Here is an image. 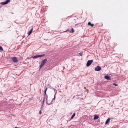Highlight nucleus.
I'll return each mask as SVG.
<instances>
[{
  "label": "nucleus",
  "instance_id": "1",
  "mask_svg": "<svg viewBox=\"0 0 128 128\" xmlns=\"http://www.w3.org/2000/svg\"><path fill=\"white\" fill-rule=\"evenodd\" d=\"M47 61V59L45 58L41 62L40 64V68L42 66H43L46 63V62Z\"/></svg>",
  "mask_w": 128,
  "mask_h": 128
},
{
  "label": "nucleus",
  "instance_id": "2",
  "mask_svg": "<svg viewBox=\"0 0 128 128\" xmlns=\"http://www.w3.org/2000/svg\"><path fill=\"white\" fill-rule=\"evenodd\" d=\"M93 62V60H88V61L86 64V66L88 67Z\"/></svg>",
  "mask_w": 128,
  "mask_h": 128
},
{
  "label": "nucleus",
  "instance_id": "3",
  "mask_svg": "<svg viewBox=\"0 0 128 128\" xmlns=\"http://www.w3.org/2000/svg\"><path fill=\"white\" fill-rule=\"evenodd\" d=\"M45 55V54H42L41 55H37L36 56H32L31 58H38L39 57H42L44 56Z\"/></svg>",
  "mask_w": 128,
  "mask_h": 128
},
{
  "label": "nucleus",
  "instance_id": "4",
  "mask_svg": "<svg viewBox=\"0 0 128 128\" xmlns=\"http://www.w3.org/2000/svg\"><path fill=\"white\" fill-rule=\"evenodd\" d=\"M95 70L96 71H99L101 69V68L99 66H97L95 68Z\"/></svg>",
  "mask_w": 128,
  "mask_h": 128
},
{
  "label": "nucleus",
  "instance_id": "5",
  "mask_svg": "<svg viewBox=\"0 0 128 128\" xmlns=\"http://www.w3.org/2000/svg\"><path fill=\"white\" fill-rule=\"evenodd\" d=\"M10 2V0H7L4 2H1L0 4L3 5L6 4Z\"/></svg>",
  "mask_w": 128,
  "mask_h": 128
},
{
  "label": "nucleus",
  "instance_id": "6",
  "mask_svg": "<svg viewBox=\"0 0 128 128\" xmlns=\"http://www.w3.org/2000/svg\"><path fill=\"white\" fill-rule=\"evenodd\" d=\"M46 103L47 104L50 105L52 104V101L50 100V101L49 100H48L47 99V98H46Z\"/></svg>",
  "mask_w": 128,
  "mask_h": 128
},
{
  "label": "nucleus",
  "instance_id": "7",
  "mask_svg": "<svg viewBox=\"0 0 128 128\" xmlns=\"http://www.w3.org/2000/svg\"><path fill=\"white\" fill-rule=\"evenodd\" d=\"M104 78L106 79L107 80H110L111 79V77L110 76H104Z\"/></svg>",
  "mask_w": 128,
  "mask_h": 128
},
{
  "label": "nucleus",
  "instance_id": "8",
  "mask_svg": "<svg viewBox=\"0 0 128 128\" xmlns=\"http://www.w3.org/2000/svg\"><path fill=\"white\" fill-rule=\"evenodd\" d=\"M12 60L14 62H18V60L17 59L16 57H14L12 58Z\"/></svg>",
  "mask_w": 128,
  "mask_h": 128
},
{
  "label": "nucleus",
  "instance_id": "9",
  "mask_svg": "<svg viewBox=\"0 0 128 128\" xmlns=\"http://www.w3.org/2000/svg\"><path fill=\"white\" fill-rule=\"evenodd\" d=\"M33 28H32L28 32V35H29L32 32V31L33 30Z\"/></svg>",
  "mask_w": 128,
  "mask_h": 128
},
{
  "label": "nucleus",
  "instance_id": "10",
  "mask_svg": "<svg viewBox=\"0 0 128 128\" xmlns=\"http://www.w3.org/2000/svg\"><path fill=\"white\" fill-rule=\"evenodd\" d=\"M88 25H90L92 27H93L94 26V24H91V22H88Z\"/></svg>",
  "mask_w": 128,
  "mask_h": 128
},
{
  "label": "nucleus",
  "instance_id": "11",
  "mask_svg": "<svg viewBox=\"0 0 128 128\" xmlns=\"http://www.w3.org/2000/svg\"><path fill=\"white\" fill-rule=\"evenodd\" d=\"M110 120V118H108L105 124H106L109 123Z\"/></svg>",
  "mask_w": 128,
  "mask_h": 128
},
{
  "label": "nucleus",
  "instance_id": "12",
  "mask_svg": "<svg viewBox=\"0 0 128 128\" xmlns=\"http://www.w3.org/2000/svg\"><path fill=\"white\" fill-rule=\"evenodd\" d=\"M76 114L75 113H74V114H73V115H72L71 118L70 119H72L75 116Z\"/></svg>",
  "mask_w": 128,
  "mask_h": 128
},
{
  "label": "nucleus",
  "instance_id": "13",
  "mask_svg": "<svg viewBox=\"0 0 128 128\" xmlns=\"http://www.w3.org/2000/svg\"><path fill=\"white\" fill-rule=\"evenodd\" d=\"M98 116H95L94 117V120H96V119H98Z\"/></svg>",
  "mask_w": 128,
  "mask_h": 128
},
{
  "label": "nucleus",
  "instance_id": "14",
  "mask_svg": "<svg viewBox=\"0 0 128 128\" xmlns=\"http://www.w3.org/2000/svg\"><path fill=\"white\" fill-rule=\"evenodd\" d=\"M74 29L73 28H72V29L70 31V33H73L74 32Z\"/></svg>",
  "mask_w": 128,
  "mask_h": 128
},
{
  "label": "nucleus",
  "instance_id": "15",
  "mask_svg": "<svg viewBox=\"0 0 128 128\" xmlns=\"http://www.w3.org/2000/svg\"><path fill=\"white\" fill-rule=\"evenodd\" d=\"M47 89H48V88H46V89H45V91H44V96H46V91H47Z\"/></svg>",
  "mask_w": 128,
  "mask_h": 128
},
{
  "label": "nucleus",
  "instance_id": "16",
  "mask_svg": "<svg viewBox=\"0 0 128 128\" xmlns=\"http://www.w3.org/2000/svg\"><path fill=\"white\" fill-rule=\"evenodd\" d=\"M3 50L2 46H0V51H3Z\"/></svg>",
  "mask_w": 128,
  "mask_h": 128
},
{
  "label": "nucleus",
  "instance_id": "17",
  "mask_svg": "<svg viewBox=\"0 0 128 128\" xmlns=\"http://www.w3.org/2000/svg\"><path fill=\"white\" fill-rule=\"evenodd\" d=\"M82 54L83 52H81L79 53V55L81 56H82Z\"/></svg>",
  "mask_w": 128,
  "mask_h": 128
},
{
  "label": "nucleus",
  "instance_id": "18",
  "mask_svg": "<svg viewBox=\"0 0 128 128\" xmlns=\"http://www.w3.org/2000/svg\"><path fill=\"white\" fill-rule=\"evenodd\" d=\"M113 84V85H115V86H118V84H116L114 83H113V84Z\"/></svg>",
  "mask_w": 128,
  "mask_h": 128
},
{
  "label": "nucleus",
  "instance_id": "19",
  "mask_svg": "<svg viewBox=\"0 0 128 128\" xmlns=\"http://www.w3.org/2000/svg\"><path fill=\"white\" fill-rule=\"evenodd\" d=\"M39 114H42V112H41V110H40L39 111Z\"/></svg>",
  "mask_w": 128,
  "mask_h": 128
},
{
  "label": "nucleus",
  "instance_id": "20",
  "mask_svg": "<svg viewBox=\"0 0 128 128\" xmlns=\"http://www.w3.org/2000/svg\"><path fill=\"white\" fill-rule=\"evenodd\" d=\"M44 101V98L43 100V102H43V103Z\"/></svg>",
  "mask_w": 128,
  "mask_h": 128
},
{
  "label": "nucleus",
  "instance_id": "21",
  "mask_svg": "<svg viewBox=\"0 0 128 128\" xmlns=\"http://www.w3.org/2000/svg\"><path fill=\"white\" fill-rule=\"evenodd\" d=\"M55 96H54V98H53V99H54V100H55Z\"/></svg>",
  "mask_w": 128,
  "mask_h": 128
},
{
  "label": "nucleus",
  "instance_id": "22",
  "mask_svg": "<svg viewBox=\"0 0 128 128\" xmlns=\"http://www.w3.org/2000/svg\"><path fill=\"white\" fill-rule=\"evenodd\" d=\"M17 127H15L14 128H17Z\"/></svg>",
  "mask_w": 128,
  "mask_h": 128
}]
</instances>
